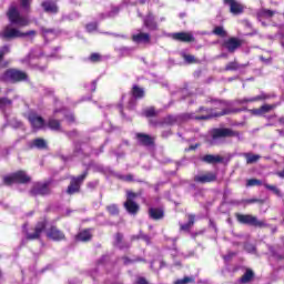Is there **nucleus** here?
I'll return each instance as SVG.
<instances>
[{
	"label": "nucleus",
	"mask_w": 284,
	"mask_h": 284,
	"mask_svg": "<svg viewBox=\"0 0 284 284\" xmlns=\"http://www.w3.org/2000/svg\"><path fill=\"white\" fill-rule=\"evenodd\" d=\"M7 17L11 24L7 26L3 29V39H19L21 37H30L31 34H34V31L23 33L19 29L12 27L18 26V28H26V26L30 24V19H28V17L21 16L19 9H17V6H10Z\"/></svg>",
	"instance_id": "f257e3e1"
},
{
	"label": "nucleus",
	"mask_w": 284,
	"mask_h": 284,
	"mask_svg": "<svg viewBox=\"0 0 284 284\" xmlns=\"http://www.w3.org/2000/svg\"><path fill=\"white\" fill-rule=\"evenodd\" d=\"M215 103L217 104V109L222 110V112L216 113L212 109L200 108V112H202V114L196 115L192 113V114H189V119H195V121H205L207 119H214V116H223L229 113L227 110H225V108L227 106L225 102L216 101Z\"/></svg>",
	"instance_id": "f03ea898"
},
{
	"label": "nucleus",
	"mask_w": 284,
	"mask_h": 284,
	"mask_svg": "<svg viewBox=\"0 0 284 284\" xmlns=\"http://www.w3.org/2000/svg\"><path fill=\"white\" fill-rule=\"evenodd\" d=\"M29 181L30 178L26 171H18L3 178L4 185H12V183H28Z\"/></svg>",
	"instance_id": "7ed1b4c3"
},
{
	"label": "nucleus",
	"mask_w": 284,
	"mask_h": 284,
	"mask_svg": "<svg viewBox=\"0 0 284 284\" xmlns=\"http://www.w3.org/2000/svg\"><path fill=\"white\" fill-rule=\"evenodd\" d=\"M145 97V90L138 85H133L132 89V97L131 95H123L122 100L130 99L128 108L129 110H133L136 106V99H143Z\"/></svg>",
	"instance_id": "20e7f679"
},
{
	"label": "nucleus",
	"mask_w": 284,
	"mask_h": 284,
	"mask_svg": "<svg viewBox=\"0 0 284 284\" xmlns=\"http://www.w3.org/2000/svg\"><path fill=\"white\" fill-rule=\"evenodd\" d=\"M27 79H28V74H26V72L14 70V69H9L2 74V81L17 82V81H26Z\"/></svg>",
	"instance_id": "39448f33"
},
{
	"label": "nucleus",
	"mask_w": 284,
	"mask_h": 284,
	"mask_svg": "<svg viewBox=\"0 0 284 284\" xmlns=\"http://www.w3.org/2000/svg\"><path fill=\"white\" fill-rule=\"evenodd\" d=\"M236 219L239 223H243L244 225H253L254 227H263L265 225L263 221H258V219L253 215L237 214Z\"/></svg>",
	"instance_id": "423d86ee"
},
{
	"label": "nucleus",
	"mask_w": 284,
	"mask_h": 284,
	"mask_svg": "<svg viewBox=\"0 0 284 284\" xmlns=\"http://www.w3.org/2000/svg\"><path fill=\"white\" fill-rule=\"evenodd\" d=\"M136 196V194H134L131 191H128L126 193V201L124 202V207L126 210V212H129V214H136V212H139V204H136L133 199Z\"/></svg>",
	"instance_id": "0eeeda50"
},
{
	"label": "nucleus",
	"mask_w": 284,
	"mask_h": 284,
	"mask_svg": "<svg viewBox=\"0 0 284 284\" xmlns=\"http://www.w3.org/2000/svg\"><path fill=\"white\" fill-rule=\"evenodd\" d=\"M50 193V182L44 183H36L33 184V187L31 189L32 196H43L45 194Z\"/></svg>",
	"instance_id": "6e6552de"
},
{
	"label": "nucleus",
	"mask_w": 284,
	"mask_h": 284,
	"mask_svg": "<svg viewBox=\"0 0 284 284\" xmlns=\"http://www.w3.org/2000/svg\"><path fill=\"white\" fill-rule=\"evenodd\" d=\"M88 176V172H84L83 174L79 175L78 178H73L71 180V183L68 187V194H77L81 187V183H83V180Z\"/></svg>",
	"instance_id": "1a4fd4ad"
},
{
	"label": "nucleus",
	"mask_w": 284,
	"mask_h": 284,
	"mask_svg": "<svg viewBox=\"0 0 284 284\" xmlns=\"http://www.w3.org/2000/svg\"><path fill=\"white\" fill-rule=\"evenodd\" d=\"M234 134H235L234 131L230 129H213L211 131L213 143H216L219 139H225V136H234Z\"/></svg>",
	"instance_id": "9d476101"
},
{
	"label": "nucleus",
	"mask_w": 284,
	"mask_h": 284,
	"mask_svg": "<svg viewBox=\"0 0 284 284\" xmlns=\"http://www.w3.org/2000/svg\"><path fill=\"white\" fill-rule=\"evenodd\" d=\"M29 121H30L33 130H41V128H43L45 125V121L43 120V118H41L37 113H30Z\"/></svg>",
	"instance_id": "9b49d317"
},
{
	"label": "nucleus",
	"mask_w": 284,
	"mask_h": 284,
	"mask_svg": "<svg viewBox=\"0 0 284 284\" xmlns=\"http://www.w3.org/2000/svg\"><path fill=\"white\" fill-rule=\"evenodd\" d=\"M174 41H182L183 43H192L194 36L190 32H176L171 34Z\"/></svg>",
	"instance_id": "f8f14e48"
},
{
	"label": "nucleus",
	"mask_w": 284,
	"mask_h": 284,
	"mask_svg": "<svg viewBox=\"0 0 284 284\" xmlns=\"http://www.w3.org/2000/svg\"><path fill=\"white\" fill-rule=\"evenodd\" d=\"M226 6H230V11L232 14H241L244 7L237 0H224Z\"/></svg>",
	"instance_id": "ddd939ff"
},
{
	"label": "nucleus",
	"mask_w": 284,
	"mask_h": 284,
	"mask_svg": "<svg viewBox=\"0 0 284 284\" xmlns=\"http://www.w3.org/2000/svg\"><path fill=\"white\" fill-rule=\"evenodd\" d=\"M222 48H225L229 52H234L237 48H241V42L236 38H231L223 42Z\"/></svg>",
	"instance_id": "4468645a"
},
{
	"label": "nucleus",
	"mask_w": 284,
	"mask_h": 284,
	"mask_svg": "<svg viewBox=\"0 0 284 284\" xmlns=\"http://www.w3.org/2000/svg\"><path fill=\"white\" fill-rule=\"evenodd\" d=\"M42 8L44 12H49L50 14H57L59 12V7L54 0H45L42 2Z\"/></svg>",
	"instance_id": "2eb2a0df"
},
{
	"label": "nucleus",
	"mask_w": 284,
	"mask_h": 284,
	"mask_svg": "<svg viewBox=\"0 0 284 284\" xmlns=\"http://www.w3.org/2000/svg\"><path fill=\"white\" fill-rule=\"evenodd\" d=\"M45 221L39 222L34 229V234L27 233V239L29 241H34V239H39V236H41V232L45 230Z\"/></svg>",
	"instance_id": "dca6fc26"
},
{
	"label": "nucleus",
	"mask_w": 284,
	"mask_h": 284,
	"mask_svg": "<svg viewBox=\"0 0 284 284\" xmlns=\"http://www.w3.org/2000/svg\"><path fill=\"white\" fill-rule=\"evenodd\" d=\"M194 181L196 183H212V181H216V174L209 172L201 175H195Z\"/></svg>",
	"instance_id": "f3484780"
},
{
	"label": "nucleus",
	"mask_w": 284,
	"mask_h": 284,
	"mask_svg": "<svg viewBox=\"0 0 284 284\" xmlns=\"http://www.w3.org/2000/svg\"><path fill=\"white\" fill-rule=\"evenodd\" d=\"M47 236L49 239H52V241H63L65 239V235L59 231L57 227L52 226L48 232Z\"/></svg>",
	"instance_id": "a211bd4d"
},
{
	"label": "nucleus",
	"mask_w": 284,
	"mask_h": 284,
	"mask_svg": "<svg viewBox=\"0 0 284 284\" xmlns=\"http://www.w3.org/2000/svg\"><path fill=\"white\" fill-rule=\"evenodd\" d=\"M59 114H61V116H63L68 123H74V115L67 109H55L54 116H59Z\"/></svg>",
	"instance_id": "6ab92c4d"
},
{
	"label": "nucleus",
	"mask_w": 284,
	"mask_h": 284,
	"mask_svg": "<svg viewBox=\"0 0 284 284\" xmlns=\"http://www.w3.org/2000/svg\"><path fill=\"white\" fill-rule=\"evenodd\" d=\"M274 108H276L274 104H264L260 109L252 110V114L262 116V114H267V112H271V110H274Z\"/></svg>",
	"instance_id": "aec40b11"
},
{
	"label": "nucleus",
	"mask_w": 284,
	"mask_h": 284,
	"mask_svg": "<svg viewBox=\"0 0 284 284\" xmlns=\"http://www.w3.org/2000/svg\"><path fill=\"white\" fill-rule=\"evenodd\" d=\"M134 43H150V34L139 32L132 36Z\"/></svg>",
	"instance_id": "412c9836"
},
{
	"label": "nucleus",
	"mask_w": 284,
	"mask_h": 284,
	"mask_svg": "<svg viewBox=\"0 0 284 284\" xmlns=\"http://www.w3.org/2000/svg\"><path fill=\"white\" fill-rule=\"evenodd\" d=\"M267 99V95H265V93H262L260 95L256 97H252V98H243L241 100H239L237 102L243 105L245 103H255V101H263Z\"/></svg>",
	"instance_id": "4be33fe9"
},
{
	"label": "nucleus",
	"mask_w": 284,
	"mask_h": 284,
	"mask_svg": "<svg viewBox=\"0 0 284 284\" xmlns=\"http://www.w3.org/2000/svg\"><path fill=\"white\" fill-rule=\"evenodd\" d=\"M136 138L139 143H141V145H152V143H154V139H152V136L148 134L138 133Z\"/></svg>",
	"instance_id": "5701e85b"
},
{
	"label": "nucleus",
	"mask_w": 284,
	"mask_h": 284,
	"mask_svg": "<svg viewBox=\"0 0 284 284\" xmlns=\"http://www.w3.org/2000/svg\"><path fill=\"white\" fill-rule=\"evenodd\" d=\"M204 163H223V158L221 155L207 154L202 158Z\"/></svg>",
	"instance_id": "b1692460"
},
{
	"label": "nucleus",
	"mask_w": 284,
	"mask_h": 284,
	"mask_svg": "<svg viewBox=\"0 0 284 284\" xmlns=\"http://www.w3.org/2000/svg\"><path fill=\"white\" fill-rule=\"evenodd\" d=\"M276 11L270 9H261L257 13L258 19H272Z\"/></svg>",
	"instance_id": "393cba45"
},
{
	"label": "nucleus",
	"mask_w": 284,
	"mask_h": 284,
	"mask_svg": "<svg viewBox=\"0 0 284 284\" xmlns=\"http://www.w3.org/2000/svg\"><path fill=\"white\" fill-rule=\"evenodd\" d=\"M90 239H92V233L90 232V230L81 231L77 235V241H82L83 243L90 241Z\"/></svg>",
	"instance_id": "a878e982"
},
{
	"label": "nucleus",
	"mask_w": 284,
	"mask_h": 284,
	"mask_svg": "<svg viewBox=\"0 0 284 284\" xmlns=\"http://www.w3.org/2000/svg\"><path fill=\"white\" fill-rule=\"evenodd\" d=\"M144 26L149 28V30H156V22H154V16H146V18L144 19Z\"/></svg>",
	"instance_id": "bb28decb"
},
{
	"label": "nucleus",
	"mask_w": 284,
	"mask_h": 284,
	"mask_svg": "<svg viewBox=\"0 0 284 284\" xmlns=\"http://www.w3.org/2000/svg\"><path fill=\"white\" fill-rule=\"evenodd\" d=\"M149 214L151 219H154L155 221H159V219H163V210L161 209H150Z\"/></svg>",
	"instance_id": "cd10ccee"
},
{
	"label": "nucleus",
	"mask_w": 284,
	"mask_h": 284,
	"mask_svg": "<svg viewBox=\"0 0 284 284\" xmlns=\"http://www.w3.org/2000/svg\"><path fill=\"white\" fill-rule=\"evenodd\" d=\"M48 126L50 130H54L55 132L61 131V122H59L57 119H50L48 122Z\"/></svg>",
	"instance_id": "c85d7f7f"
},
{
	"label": "nucleus",
	"mask_w": 284,
	"mask_h": 284,
	"mask_svg": "<svg viewBox=\"0 0 284 284\" xmlns=\"http://www.w3.org/2000/svg\"><path fill=\"white\" fill-rule=\"evenodd\" d=\"M244 156L246 159V163H248V164L256 163V161H258V159H261V155L251 154V153H245Z\"/></svg>",
	"instance_id": "c756f323"
},
{
	"label": "nucleus",
	"mask_w": 284,
	"mask_h": 284,
	"mask_svg": "<svg viewBox=\"0 0 284 284\" xmlns=\"http://www.w3.org/2000/svg\"><path fill=\"white\" fill-rule=\"evenodd\" d=\"M254 277V273L251 270H247L244 275L241 277V283H250Z\"/></svg>",
	"instance_id": "7c9ffc66"
},
{
	"label": "nucleus",
	"mask_w": 284,
	"mask_h": 284,
	"mask_svg": "<svg viewBox=\"0 0 284 284\" xmlns=\"http://www.w3.org/2000/svg\"><path fill=\"white\" fill-rule=\"evenodd\" d=\"M41 30L44 39H54L57 37V33H54V30L52 29L42 28Z\"/></svg>",
	"instance_id": "2f4dec72"
},
{
	"label": "nucleus",
	"mask_w": 284,
	"mask_h": 284,
	"mask_svg": "<svg viewBox=\"0 0 284 284\" xmlns=\"http://www.w3.org/2000/svg\"><path fill=\"white\" fill-rule=\"evenodd\" d=\"M192 225H194V215H189V222L186 224H182L181 230L183 232H187Z\"/></svg>",
	"instance_id": "473e14b6"
},
{
	"label": "nucleus",
	"mask_w": 284,
	"mask_h": 284,
	"mask_svg": "<svg viewBox=\"0 0 284 284\" xmlns=\"http://www.w3.org/2000/svg\"><path fill=\"white\" fill-rule=\"evenodd\" d=\"M32 145L34 148H38L39 150H43V149H45L47 143H45V140H43V139H36V140H33Z\"/></svg>",
	"instance_id": "72a5a7b5"
},
{
	"label": "nucleus",
	"mask_w": 284,
	"mask_h": 284,
	"mask_svg": "<svg viewBox=\"0 0 284 284\" xmlns=\"http://www.w3.org/2000/svg\"><path fill=\"white\" fill-rule=\"evenodd\" d=\"M254 185H265V182L256 179H251L246 181V187H254Z\"/></svg>",
	"instance_id": "f704fd0d"
},
{
	"label": "nucleus",
	"mask_w": 284,
	"mask_h": 284,
	"mask_svg": "<svg viewBox=\"0 0 284 284\" xmlns=\"http://www.w3.org/2000/svg\"><path fill=\"white\" fill-rule=\"evenodd\" d=\"M115 247H119L120 250H123V235L121 234H116L115 235V243H114Z\"/></svg>",
	"instance_id": "c9c22d12"
},
{
	"label": "nucleus",
	"mask_w": 284,
	"mask_h": 284,
	"mask_svg": "<svg viewBox=\"0 0 284 284\" xmlns=\"http://www.w3.org/2000/svg\"><path fill=\"white\" fill-rule=\"evenodd\" d=\"M264 187H266V190H270L271 192L275 193L276 196H281V191L278 190V187H276L274 185H270L267 183H264Z\"/></svg>",
	"instance_id": "e433bc0d"
},
{
	"label": "nucleus",
	"mask_w": 284,
	"mask_h": 284,
	"mask_svg": "<svg viewBox=\"0 0 284 284\" xmlns=\"http://www.w3.org/2000/svg\"><path fill=\"white\" fill-rule=\"evenodd\" d=\"M213 34H216L217 37H225V29H223V27H215Z\"/></svg>",
	"instance_id": "4c0bfd02"
},
{
	"label": "nucleus",
	"mask_w": 284,
	"mask_h": 284,
	"mask_svg": "<svg viewBox=\"0 0 284 284\" xmlns=\"http://www.w3.org/2000/svg\"><path fill=\"white\" fill-rule=\"evenodd\" d=\"M9 105H12L11 100H8L6 98L0 99V109L3 110V108H9Z\"/></svg>",
	"instance_id": "58836bf2"
},
{
	"label": "nucleus",
	"mask_w": 284,
	"mask_h": 284,
	"mask_svg": "<svg viewBox=\"0 0 284 284\" xmlns=\"http://www.w3.org/2000/svg\"><path fill=\"white\" fill-rule=\"evenodd\" d=\"M108 212L111 213L113 216L115 214H119V207L116 205L112 204L106 207Z\"/></svg>",
	"instance_id": "ea45409f"
},
{
	"label": "nucleus",
	"mask_w": 284,
	"mask_h": 284,
	"mask_svg": "<svg viewBox=\"0 0 284 284\" xmlns=\"http://www.w3.org/2000/svg\"><path fill=\"white\" fill-rule=\"evenodd\" d=\"M239 68H241V65H239V63H236V62H230V63L226 65L225 70H226V71H230V70H239Z\"/></svg>",
	"instance_id": "a19ab883"
},
{
	"label": "nucleus",
	"mask_w": 284,
	"mask_h": 284,
	"mask_svg": "<svg viewBox=\"0 0 284 284\" xmlns=\"http://www.w3.org/2000/svg\"><path fill=\"white\" fill-rule=\"evenodd\" d=\"M8 52H10V47L4 45L0 48V61L3 59V57H6V54H8Z\"/></svg>",
	"instance_id": "79ce46f5"
},
{
	"label": "nucleus",
	"mask_w": 284,
	"mask_h": 284,
	"mask_svg": "<svg viewBox=\"0 0 284 284\" xmlns=\"http://www.w3.org/2000/svg\"><path fill=\"white\" fill-rule=\"evenodd\" d=\"M89 59L92 63H97L98 61H101V55L99 53H92Z\"/></svg>",
	"instance_id": "37998d69"
},
{
	"label": "nucleus",
	"mask_w": 284,
	"mask_h": 284,
	"mask_svg": "<svg viewBox=\"0 0 284 284\" xmlns=\"http://www.w3.org/2000/svg\"><path fill=\"white\" fill-rule=\"evenodd\" d=\"M193 281H194V278H192V277H184L182 280H178L175 282V284H187V283H192Z\"/></svg>",
	"instance_id": "c03bdc74"
},
{
	"label": "nucleus",
	"mask_w": 284,
	"mask_h": 284,
	"mask_svg": "<svg viewBox=\"0 0 284 284\" xmlns=\"http://www.w3.org/2000/svg\"><path fill=\"white\" fill-rule=\"evenodd\" d=\"M154 114H156L154 108H149L144 110V116H154Z\"/></svg>",
	"instance_id": "a18cd8bd"
},
{
	"label": "nucleus",
	"mask_w": 284,
	"mask_h": 284,
	"mask_svg": "<svg viewBox=\"0 0 284 284\" xmlns=\"http://www.w3.org/2000/svg\"><path fill=\"white\" fill-rule=\"evenodd\" d=\"M120 52L123 57H128V54H131L132 49L128 48V47H122L120 48Z\"/></svg>",
	"instance_id": "49530a36"
},
{
	"label": "nucleus",
	"mask_w": 284,
	"mask_h": 284,
	"mask_svg": "<svg viewBox=\"0 0 284 284\" xmlns=\"http://www.w3.org/2000/svg\"><path fill=\"white\" fill-rule=\"evenodd\" d=\"M183 59L186 63H194V55H190V54H183Z\"/></svg>",
	"instance_id": "de8ad7c7"
},
{
	"label": "nucleus",
	"mask_w": 284,
	"mask_h": 284,
	"mask_svg": "<svg viewBox=\"0 0 284 284\" xmlns=\"http://www.w3.org/2000/svg\"><path fill=\"white\" fill-rule=\"evenodd\" d=\"M97 23H89L87 24V32H95Z\"/></svg>",
	"instance_id": "09e8293b"
},
{
	"label": "nucleus",
	"mask_w": 284,
	"mask_h": 284,
	"mask_svg": "<svg viewBox=\"0 0 284 284\" xmlns=\"http://www.w3.org/2000/svg\"><path fill=\"white\" fill-rule=\"evenodd\" d=\"M21 1V7L24 9V10H28V8H30V2L32 0H20Z\"/></svg>",
	"instance_id": "8fccbe9b"
},
{
	"label": "nucleus",
	"mask_w": 284,
	"mask_h": 284,
	"mask_svg": "<svg viewBox=\"0 0 284 284\" xmlns=\"http://www.w3.org/2000/svg\"><path fill=\"white\" fill-rule=\"evenodd\" d=\"M174 121H176V119L174 116L170 115L166 118L165 123L172 124V123H174Z\"/></svg>",
	"instance_id": "3c124183"
},
{
	"label": "nucleus",
	"mask_w": 284,
	"mask_h": 284,
	"mask_svg": "<svg viewBox=\"0 0 284 284\" xmlns=\"http://www.w3.org/2000/svg\"><path fill=\"white\" fill-rule=\"evenodd\" d=\"M119 13V8L114 7L113 10L109 13V17H114V14Z\"/></svg>",
	"instance_id": "603ef678"
},
{
	"label": "nucleus",
	"mask_w": 284,
	"mask_h": 284,
	"mask_svg": "<svg viewBox=\"0 0 284 284\" xmlns=\"http://www.w3.org/2000/svg\"><path fill=\"white\" fill-rule=\"evenodd\" d=\"M135 284H148V281H145L143 277H139Z\"/></svg>",
	"instance_id": "864d4df0"
},
{
	"label": "nucleus",
	"mask_w": 284,
	"mask_h": 284,
	"mask_svg": "<svg viewBox=\"0 0 284 284\" xmlns=\"http://www.w3.org/2000/svg\"><path fill=\"white\" fill-rule=\"evenodd\" d=\"M245 250L246 252H255L256 248L254 246L246 245Z\"/></svg>",
	"instance_id": "5fc2aeb1"
},
{
	"label": "nucleus",
	"mask_w": 284,
	"mask_h": 284,
	"mask_svg": "<svg viewBox=\"0 0 284 284\" xmlns=\"http://www.w3.org/2000/svg\"><path fill=\"white\" fill-rule=\"evenodd\" d=\"M232 256H234V253H229L227 255L224 256V261H230Z\"/></svg>",
	"instance_id": "6e6d98bb"
},
{
	"label": "nucleus",
	"mask_w": 284,
	"mask_h": 284,
	"mask_svg": "<svg viewBox=\"0 0 284 284\" xmlns=\"http://www.w3.org/2000/svg\"><path fill=\"white\" fill-rule=\"evenodd\" d=\"M88 185L89 187H97V185H99V182H90Z\"/></svg>",
	"instance_id": "4d7b16f0"
},
{
	"label": "nucleus",
	"mask_w": 284,
	"mask_h": 284,
	"mask_svg": "<svg viewBox=\"0 0 284 284\" xmlns=\"http://www.w3.org/2000/svg\"><path fill=\"white\" fill-rule=\"evenodd\" d=\"M95 90H97V82H92L91 92H94Z\"/></svg>",
	"instance_id": "13d9d810"
},
{
	"label": "nucleus",
	"mask_w": 284,
	"mask_h": 284,
	"mask_svg": "<svg viewBox=\"0 0 284 284\" xmlns=\"http://www.w3.org/2000/svg\"><path fill=\"white\" fill-rule=\"evenodd\" d=\"M159 263L160 267H163V262H153L151 264V267L154 270V264Z\"/></svg>",
	"instance_id": "bf43d9fd"
},
{
	"label": "nucleus",
	"mask_w": 284,
	"mask_h": 284,
	"mask_svg": "<svg viewBox=\"0 0 284 284\" xmlns=\"http://www.w3.org/2000/svg\"><path fill=\"white\" fill-rule=\"evenodd\" d=\"M162 136H164V138L170 136V131H164V132L162 133Z\"/></svg>",
	"instance_id": "052dcab7"
},
{
	"label": "nucleus",
	"mask_w": 284,
	"mask_h": 284,
	"mask_svg": "<svg viewBox=\"0 0 284 284\" xmlns=\"http://www.w3.org/2000/svg\"><path fill=\"white\" fill-rule=\"evenodd\" d=\"M196 148H199V144L191 145L187 150H196Z\"/></svg>",
	"instance_id": "680f3d73"
},
{
	"label": "nucleus",
	"mask_w": 284,
	"mask_h": 284,
	"mask_svg": "<svg viewBox=\"0 0 284 284\" xmlns=\"http://www.w3.org/2000/svg\"><path fill=\"white\" fill-rule=\"evenodd\" d=\"M123 261H124V265H128L131 262L130 260H128V257H124Z\"/></svg>",
	"instance_id": "e2e57ef3"
},
{
	"label": "nucleus",
	"mask_w": 284,
	"mask_h": 284,
	"mask_svg": "<svg viewBox=\"0 0 284 284\" xmlns=\"http://www.w3.org/2000/svg\"><path fill=\"white\" fill-rule=\"evenodd\" d=\"M144 241L146 244H150V237H148V235H144Z\"/></svg>",
	"instance_id": "0e129e2a"
},
{
	"label": "nucleus",
	"mask_w": 284,
	"mask_h": 284,
	"mask_svg": "<svg viewBox=\"0 0 284 284\" xmlns=\"http://www.w3.org/2000/svg\"><path fill=\"white\" fill-rule=\"evenodd\" d=\"M49 57H51L52 59H59V55H57L55 53H52Z\"/></svg>",
	"instance_id": "69168bd1"
},
{
	"label": "nucleus",
	"mask_w": 284,
	"mask_h": 284,
	"mask_svg": "<svg viewBox=\"0 0 284 284\" xmlns=\"http://www.w3.org/2000/svg\"><path fill=\"white\" fill-rule=\"evenodd\" d=\"M211 227L216 232V225L214 224V222H211Z\"/></svg>",
	"instance_id": "338daca9"
},
{
	"label": "nucleus",
	"mask_w": 284,
	"mask_h": 284,
	"mask_svg": "<svg viewBox=\"0 0 284 284\" xmlns=\"http://www.w3.org/2000/svg\"><path fill=\"white\" fill-rule=\"evenodd\" d=\"M280 122H281V123H284V118L280 119Z\"/></svg>",
	"instance_id": "774afa93"
}]
</instances>
